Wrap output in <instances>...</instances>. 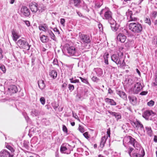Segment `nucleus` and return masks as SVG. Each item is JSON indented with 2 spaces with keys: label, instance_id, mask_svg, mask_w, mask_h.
Segmentation results:
<instances>
[{
  "label": "nucleus",
  "instance_id": "nucleus-25",
  "mask_svg": "<svg viewBox=\"0 0 157 157\" xmlns=\"http://www.w3.org/2000/svg\"><path fill=\"white\" fill-rule=\"evenodd\" d=\"M49 74L51 77L53 79L55 78L57 76V72L55 70L50 71Z\"/></svg>",
  "mask_w": 157,
  "mask_h": 157
},
{
  "label": "nucleus",
  "instance_id": "nucleus-42",
  "mask_svg": "<svg viewBox=\"0 0 157 157\" xmlns=\"http://www.w3.org/2000/svg\"><path fill=\"white\" fill-rule=\"evenodd\" d=\"M78 129L79 131L82 133H83L84 132V128L81 125H79Z\"/></svg>",
  "mask_w": 157,
  "mask_h": 157
},
{
  "label": "nucleus",
  "instance_id": "nucleus-52",
  "mask_svg": "<svg viewBox=\"0 0 157 157\" xmlns=\"http://www.w3.org/2000/svg\"><path fill=\"white\" fill-rule=\"evenodd\" d=\"M63 130L65 132L67 133V129L66 127L64 125L63 126Z\"/></svg>",
  "mask_w": 157,
  "mask_h": 157
},
{
  "label": "nucleus",
  "instance_id": "nucleus-4",
  "mask_svg": "<svg viewBox=\"0 0 157 157\" xmlns=\"http://www.w3.org/2000/svg\"><path fill=\"white\" fill-rule=\"evenodd\" d=\"M139 143L134 138L131 136H125L123 140V145L125 147H127V144H131L133 147L135 145L138 146Z\"/></svg>",
  "mask_w": 157,
  "mask_h": 157
},
{
  "label": "nucleus",
  "instance_id": "nucleus-11",
  "mask_svg": "<svg viewBox=\"0 0 157 157\" xmlns=\"http://www.w3.org/2000/svg\"><path fill=\"white\" fill-rule=\"evenodd\" d=\"M111 60L115 62L117 64H121V58H119V54H113L111 56Z\"/></svg>",
  "mask_w": 157,
  "mask_h": 157
},
{
  "label": "nucleus",
  "instance_id": "nucleus-26",
  "mask_svg": "<svg viewBox=\"0 0 157 157\" xmlns=\"http://www.w3.org/2000/svg\"><path fill=\"white\" fill-rule=\"evenodd\" d=\"M145 129L148 135L150 137H151L152 135L153 132L151 127L147 126L145 127Z\"/></svg>",
  "mask_w": 157,
  "mask_h": 157
},
{
  "label": "nucleus",
  "instance_id": "nucleus-55",
  "mask_svg": "<svg viewBox=\"0 0 157 157\" xmlns=\"http://www.w3.org/2000/svg\"><path fill=\"white\" fill-rule=\"evenodd\" d=\"M110 129H109L107 130V135H105L106 136H107L108 137H110Z\"/></svg>",
  "mask_w": 157,
  "mask_h": 157
},
{
  "label": "nucleus",
  "instance_id": "nucleus-27",
  "mask_svg": "<svg viewBox=\"0 0 157 157\" xmlns=\"http://www.w3.org/2000/svg\"><path fill=\"white\" fill-rule=\"evenodd\" d=\"M94 70L98 76H101L103 74V71L100 68H94Z\"/></svg>",
  "mask_w": 157,
  "mask_h": 157
},
{
  "label": "nucleus",
  "instance_id": "nucleus-10",
  "mask_svg": "<svg viewBox=\"0 0 157 157\" xmlns=\"http://www.w3.org/2000/svg\"><path fill=\"white\" fill-rule=\"evenodd\" d=\"M109 23L110 25L111 29L113 31L116 32L118 30L119 25L114 20H112Z\"/></svg>",
  "mask_w": 157,
  "mask_h": 157
},
{
  "label": "nucleus",
  "instance_id": "nucleus-50",
  "mask_svg": "<svg viewBox=\"0 0 157 157\" xmlns=\"http://www.w3.org/2000/svg\"><path fill=\"white\" fill-rule=\"evenodd\" d=\"M109 56V54L108 53H105L103 56L104 59H108V56Z\"/></svg>",
  "mask_w": 157,
  "mask_h": 157
},
{
  "label": "nucleus",
  "instance_id": "nucleus-35",
  "mask_svg": "<svg viewBox=\"0 0 157 157\" xmlns=\"http://www.w3.org/2000/svg\"><path fill=\"white\" fill-rule=\"evenodd\" d=\"M144 21L146 23L148 24L149 25H151V22L149 18H146Z\"/></svg>",
  "mask_w": 157,
  "mask_h": 157
},
{
  "label": "nucleus",
  "instance_id": "nucleus-24",
  "mask_svg": "<svg viewBox=\"0 0 157 157\" xmlns=\"http://www.w3.org/2000/svg\"><path fill=\"white\" fill-rule=\"evenodd\" d=\"M105 102L109 104L112 105H115L117 104L116 102L112 99L107 98L105 99Z\"/></svg>",
  "mask_w": 157,
  "mask_h": 157
},
{
  "label": "nucleus",
  "instance_id": "nucleus-48",
  "mask_svg": "<svg viewBox=\"0 0 157 157\" xmlns=\"http://www.w3.org/2000/svg\"><path fill=\"white\" fill-rule=\"evenodd\" d=\"M65 19L64 18H61L60 19V24L63 26H64L65 25Z\"/></svg>",
  "mask_w": 157,
  "mask_h": 157
},
{
  "label": "nucleus",
  "instance_id": "nucleus-15",
  "mask_svg": "<svg viewBox=\"0 0 157 157\" xmlns=\"http://www.w3.org/2000/svg\"><path fill=\"white\" fill-rule=\"evenodd\" d=\"M126 39V36L123 33H119L117 36V40L121 43H124Z\"/></svg>",
  "mask_w": 157,
  "mask_h": 157
},
{
  "label": "nucleus",
  "instance_id": "nucleus-45",
  "mask_svg": "<svg viewBox=\"0 0 157 157\" xmlns=\"http://www.w3.org/2000/svg\"><path fill=\"white\" fill-rule=\"evenodd\" d=\"M128 84L129 85H131L134 83V81L131 79H129L128 80Z\"/></svg>",
  "mask_w": 157,
  "mask_h": 157
},
{
  "label": "nucleus",
  "instance_id": "nucleus-63",
  "mask_svg": "<svg viewBox=\"0 0 157 157\" xmlns=\"http://www.w3.org/2000/svg\"><path fill=\"white\" fill-rule=\"evenodd\" d=\"M154 141L155 142H157V136L155 135L154 136Z\"/></svg>",
  "mask_w": 157,
  "mask_h": 157
},
{
  "label": "nucleus",
  "instance_id": "nucleus-13",
  "mask_svg": "<svg viewBox=\"0 0 157 157\" xmlns=\"http://www.w3.org/2000/svg\"><path fill=\"white\" fill-rule=\"evenodd\" d=\"M30 9L34 13L38 10V4L35 2H31L29 5Z\"/></svg>",
  "mask_w": 157,
  "mask_h": 157
},
{
  "label": "nucleus",
  "instance_id": "nucleus-60",
  "mask_svg": "<svg viewBox=\"0 0 157 157\" xmlns=\"http://www.w3.org/2000/svg\"><path fill=\"white\" fill-rule=\"evenodd\" d=\"M24 22L25 23L26 25L28 26H30V23L29 21H25Z\"/></svg>",
  "mask_w": 157,
  "mask_h": 157
},
{
  "label": "nucleus",
  "instance_id": "nucleus-6",
  "mask_svg": "<svg viewBox=\"0 0 157 157\" xmlns=\"http://www.w3.org/2000/svg\"><path fill=\"white\" fill-rule=\"evenodd\" d=\"M17 44L20 48L24 49L27 51L30 49L31 46L29 44L27 41L23 39L18 40L17 42Z\"/></svg>",
  "mask_w": 157,
  "mask_h": 157
},
{
  "label": "nucleus",
  "instance_id": "nucleus-39",
  "mask_svg": "<svg viewBox=\"0 0 157 157\" xmlns=\"http://www.w3.org/2000/svg\"><path fill=\"white\" fill-rule=\"evenodd\" d=\"M40 100L42 105H44L45 103V99L44 97H41L40 98Z\"/></svg>",
  "mask_w": 157,
  "mask_h": 157
},
{
  "label": "nucleus",
  "instance_id": "nucleus-14",
  "mask_svg": "<svg viewBox=\"0 0 157 157\" xmlns=\"http://www.w3.org/2000/svg\"><path fill=\"white\" fill-rule=\"evenodd\" d=\"M154 114V112L152 110H147L144 113L142 116L146 120L148 121L149 120V117Z\"/></svg>",
  "mask_w": 157,
  "mask_h": 157
},
{
  "label": "nucleus",
  "instance_id": "nucleus-1",
  "mask_svg": "<svg viewBox=\"0 0 157 157\" xmlns=\"http://www.w3.org/2000/svg\"><path fill=\"white\" fill-rule=\"evenodd\" d=\"M133 147L135 149L132 154L131 153L133 151V148L130 147L128 150V153L131 157H143L144 156L145 152L144 149L139 143L138 146L135 145Z\"/></svg>",
  "mask_w": 157,
  "mask_h": 157
},
{
  "label": "nucleus",
  "instance_id": "nucleus-9",
  "mask_svg": "<svg viewBox=\"0 0 157 157\" xmlns=\"http://www.w3.org/2000/svg\"><path fill=\"white\" fill-rule=\"evenodd\" d=\"M143 87L141 83L139 82H136L134 85L133 88V93L135 94H138L141 90L143 89Z\"/></svg>",
  "mask_w": 157,
  "mask_h": 157
},
{
  "label": "nucleus",
  "instance_id": "nucleus-58",
  "mask_svg": "<svg viewBox=\"0 0 157 157\" xmlns=\"http://www.w3.org/2000/svg\"><path fill=\"white\" fill-rule=\"evenodd\" d=\"M53 63L54 65H58V62L57 59H54L53 61Z\"/></svg>",
  "mask_w": 157,
  "mask_h": 157
},
{
  "label": "nucleus",
  "instance_id": "nucleus-57",
  "mask_svg": "<svg viewBox=\"0 0 157 157\" xmlns=\"http://www.w3.org/2000/svg\"><path fill=\"white\" fill-rule=\"evenodd\" d=\"M50 36L51 38L52 39H53V40H54V38L55 37V36L52 32L50 34Z\"/></svg>",
  "mask_w": 157,
  "mask_h": 157
},
{
  "label": "nucleus",
  "instance_id": "nucleus-30",
  "mask_svg": "<svg viewBox=\"0 0 157 157\" xmlns=\"http://www.w3.org/2000/svg\"><path fill=\"white\" fill-rule=\"evenodd\" d=\"M47 28V26L45 24L40 25L39 26V29L40 30H42L45 32H46Z\"/></svg>",
  "mask_w": 157,
  "mask_h": 157
},
{
  "label": "nucleus",
  "instance_id": "nucleus-32",
  "mask_svg": "<svg viewBox=\"0 0 157 157\" xmlns=\"http://www.w3.org/2000/svg\"><path fill=\"white\" fill-rule=\"evenodd\" d=\"M129 14L130 15V21H136L137 20V17H135L133 16V15L132 14V11H130L129 12Z\"/></svg>",
  "mask_w": 157,
  "mask_h": 157
},
{
  "label": "nucleus",
  "instance_id": "nucleus-38",
  "mask_svg": "<svg viewBox=\"0 0 157 157\" xmlns=\"http://www.w3.org/2000/svg\"><path fill=\"white\" fill-rule=\"evenodd\" d=\"M154 104V102L152 100H151L147 103V105L149 106H153Z\"/></svg>",
  "mask_w": 157,
  "mask_h": 157
},
{
  "label": "nucleus",
  "instance_id": "nucleus-51",
  "mask_svg": "<svg viewBox=\"0 0 157 157\" xmlns=\"http://www.w3.org/2000/svg\"><path fill=\"white\" fill-rule=\"evenodd\" d=\"M67 86V84L65 83H64L62 86V89L63 90H65Z\"/></svg>",
  "mask_w": 157,
  "mask_h": 157
},
{
  "label": "nucleus",
  "instance_id": "nucleus-62",
  "mask_svg": "<svg viewBox=\"0 0 157 157\" xmlns=\"http://www.w3.org/2000/svg\"><path fill=\"white\" fill-rule=\"evenodd\" d=\"M45 32L47 33L50 35V34L52 33V32L51 30H48L47 29L46 32Z\"/></svg>",
  "mask_w": 157,
  "mask_h": 157
},
{
  "label": "nucleus",
  "instance_id": "nucleus-36",
  "mask_svg": "<svg viewBox=\"0 0 157 157\" xmlns=\"http://www.w3.org/2000/svg\"><path fill=\"white\" fill-rule=\"evenodd\" d=\"M68 89L71 92L73 91L74 89V86L73 85L69 84L68 85Z\"/></svg>",
  "mask_w": 157,
  "mask_h": 157
},
{
  "label": "nucleus",
  "instance_id": "nucleus-56",
  "mask_svg": "<svg viewBox=\"0 0 157 157\" xmlns=\"http://www.w3.org/2000/svg\"><path fill=\"white\" fill-rule=\"evenodd\" d=\"M83 135L87 139L89 138V137L88 136V133L87 132H85L83 134Z\"/></svg>",
  "mask_w": 157,
  "mask_h": 157
},
{
  "label": "nucleus",
  "instance_id": "nucleus-34",
  "mask_svg": "<svg viewBox=\"0 0 157 157\" xmlns=\"http://www.w3.org/2000/svg\"><path fill=\"white\" fill-rule=\"evenodd\" d=\"M79 78L81 80L82 82L83 83H84L86 84H89V83L86 79H85L84 78H83L81 77H79Z\"/></svg>",
  "mask_w": 157,
  "mask_h": 157
},
{
  "label": "nucleus",
  "instance_id": "nucleus-40",
  "mask_svg": "<svg viewBox=\"0 0 157 157\" xmlns=\"http://www.w3.org/2000/svg\"><path fill=\"white\" fill-rule=\"evenodd\" d=\"M29 142H27L26 141H25L23 143V146L26 149H28L29 148V145H28Z\"/></svg>",
  "mask_w": 157,
  "mask_h": 157
},
{
  "label": "nucleus",
  "instance_id": "nucleus-31",
  "mask_svg": "<svg viewBox=\"0 0 157 157\" xmlns=\"http://www.w3.org/2000/svg\"><path fill=\"white\" fill-rule=\"evenodd\" d=\"M133 123L136 125V127H137V126H138L141 129H143L144 128V126L138 120L136 121V122H133L132 124Z\"/></svg>",
  "mask_w": 157,
  "mask_h": 157
},
{
  "label": "nucleus",
  "instance_id": "nucleus-41",
  "mask_svg": "<svg viewBox=\"0 0 157 157\" xmlns=\"http://www.w3.org/2000/svg\"><path fill=\"white\" fill-rule=\"evenodd\" d=\"M0 69L4 73L6 72V69L5 66L3 65H1L0 66Z\"/></svg>",
  "mask_w": 157,
  "mask_h": 157
},
{
  "label": "nucleus",
  "instance_id": "nucleus-43",
  "mask_svg": "<svg viewBox=\"0 0 157 157\" xmlns=\"http://www.w3.org/2000/svg\"><path fill=\"white\" fill-rule=\"evenodd\" d=\"M92 80L94 82H97L99 80V79L97 77L93 76L91 78Z\"/></svg>",
  "mask_w": 157,
  "mask_h": 157
},
{
  "label": "nucleus",
  "instance_id": "nucleus-46",
  "mask_svg": "<svg viewBox=\"0 0 157 157\" xmlns=\"http://www.w3.org/2000/svg\"><path fill=\"white\" fill-rule=\"evenodd\" d=\"M73 116L76 119H77L80 122V120L76 114L73 113Z\"/></svg>",
  "mask_w": 157,
  "mask_h": 157
},
{
  "label": "nucleus",
  "instance_id": "nucleus-29",
  "mask_svg": "<svg viewBox=\"0 0 157 157\" xmlns=\"http://www.w3.org/2000/svg\"><path fill=\"white\" fill-rule=\"evenodd\" d=\"M40 40L43 43H45L48 41V37L45 35H42L40 37Z\"/></svg>",
  "mask_w": 157,
  "mask_h": 157
},
{
  "label": "nucleus",
  "instance_id": "nucleus-44",
  "mask_svg": "<svg viewBox=\"0 0 157 157\" xmlns=\"http://www.w3.org/2000/svg\"><path fill=\"white\" fill-rule=\"evenodd\" d=\"M83 9L85 10H86L87 12L89 11V9L88 8L87 5L86 4H84L83 5V6L82 7Z\"/></svg>",
  "mask_w": 157,
  "mask_h": 157
},
{
  "label": "nucleus",
  "instance_id": "nucleus-33",
  "mask_svg": "<svg viewBox=\"0 0 157 157\" xmlns=\"http://www.w3.org/2000/svg\"><path fill=\"white\" fill-rule=\"evenodd\" d=\"M73 1L74 6L76 7H78L81 2V0H71Z\"/></svg>",
  "mask_w": 157,
  "mask_h": 157
},
{
  "label": "nucleus",
  "instance_id": "nucleus-54",
  "mask_svg": "<svg viewBox=\"0 0 157 157\" xmlns=\"http://www.w3.org/2000/svg\"><path fill=\"white\" fill-rule=\"evenodd\" d=\"M147 91H143L140 93V94L142 95H145L147 94Z\"/></svg>",
  "mask_w": 157,
  "mask_h": 157
},
{
  "label": "nucleus",
  "instance_id": "nucleus-53",
  "mask_svg": "<svg viewBox=\"0 0 157 157\" xmlns=\"http://www.w3.org/2000/svg\"><path fill=\"white\" fill-rule=\"evenodd\" d=\"M2 52L3 51L0 48V60L2 59L3 57V55L2 54Z\"/></svg>",
  "mask_w": 157,
  "mask_h": 157
},
{
  "label": "nucleus",
  "instance_id": "nucleus-19",
  "mask_svg": "<svg viewBox=\"0 0 157 157\" xmlns=\"http://www.w3.org/2000/svg\"><path fill=\"white\" fill-rule=\"evenodd\" d=\"M116 92L117 94L124 100H126L127 99L126 94L124 92L117 90L116 91Z\"/></svg>",
  "mask_w": 157,
  "mask_h": 157
},
{
  "label": "nucleus",
  "instance_id": "nucleus-37",
  "mask_svg": "<svg viewBox=\"0 0 157 157\" xmlns=\"http://www.w3.org/2000/svg\"><path fill=\"white\" fill-rule=\"evenodd\" d=\"M70 81L71 82V83H78L79 82V80L78 79H75V80H73V78H70Z\"/></svg>",
  "mask_w": 157,
  "mask_h": 157
},
{
  "label": "nucleus",
  "instance_id": "nucleus-21",
  "mask_svg": "<svg viewBox=\"0 0 157 157\" xmlns=\"http://www.w3.org/2000/svg\"><path fill=\"white\" fill-rule=\"evenodd\" d=\"M38 84L39 87L41 90L44 89L46 86L44 81L42 80H38Z\"/></svg>",
  "mask_w": 157,
  "mask_h": 157
},
{
  "label": "nucleus",
  "instance_id": "nucleus-2",
  "mask_svg": "<svg viewBox=\"0 0 157 157\" xmlns=\"http://www.w3.org/2000/svg\"><path fill=\"white\" fill-rule=\"evenodd\" d=\"M129 29L134 33H140L142 30V25L138 22H133L129 25Z\"/></svg>",
  "mask_w": 157,
  "mask_h": 157
},
{
  "label": "nucleus",
  "instance_id": "nucleus-49",
  "mask_svg": "<svg viewBox=\"0 0 157 157\" xmlns=\"http://www.w3.org/2000/svg\"><path fill=\"white\" fill-rule=\"evenodd\" d=\"M6 147L10 150L11 152H13L14 151V150L13 149L10 145H7L6 146Z\"/></svg>",
  "mask_w": 157,
  "mask_h": 157
},
{
  "label": "nucleus",
  "instance_id": "nucleus-20",
  "mask_svg": "<svg viewBox=\"0 0 157 157\" xmlns=\"http://www.w3.org/2000/svg\"><path fill=\"white\" fill-rule=\"evenodd\" d=\"M12 36L13 40L15 41H16L19 37L18 34L14 29L12 31Z\"/></svg>",
  "mask_w": 157,
  "mask_h": 157
},
{
  "label": "nucleus",
  "instance_id": "nucleus-59",
  "mask_svg": "<svg viewBox=\"0 0 157 157\" xmlns=\"http://www.w3.org/2000/svg\"><path fill=\"white\" fill-rule=\"evenodd\" d=\"M76 13H77L78 15L80 17H83V16L82 15V14L79 12L78 11H76Z\"/></svg>",
  "mask_w": 157,
  "mask_h": 157
},
{
  "label": "nucleus",
  "instance_id": "nucleus-28",
  "mask_svg": "<svg viewBox=\"0 0 157 157\" xmlns=\"http://www.w3.org/2000/svg\"><path fill=\"white\" fill-rule=\"evenodd\" d=\"M40 113L38 110L34 109H33L31 112V115L33 117L37 116L40 115Z\"/></svg>",
  "mask_w": 157,
  "mask_h": 157
},
{
  "label": "nucleus",
  "instance_id": "nucleus-16",
  "mask_svg": "<svg viewBox=\"0 0 157 157\" xmlns=\"http://www.w3.org/2000/svg\"><path fill=\"white\" fill-rule=\"evenodd\" d=\"M108 112L112 116L114 117L117 121L121 118V115L119 113L112 112L109 110H108Z\"/></svg>",
  "mask_w": 157,
  "mask_h": 157
},
{
  "label": "nucleus",
  "instance_id": "nucleus-5",
  "mask_svg": "<svg viewBox=\"0 0 157 157\" xmlns=\"http://www.w3.org/2000/svg\"><path fill=\"white\" fill-rule=\"evenodd\" d=\"M80 42L82 44V46L86 48L88 44H89L91 42L92 40L91 36H90L89 35L81 34L79 35Z\"/></svg>",
  "mask_w": 157,
  "mask_h": 157
},
{
  "label": "nucleus",
  "instance_id": "nucleus-47",
  "mask_svg": "<svg viewBox=\"0 0 157 157\" xmlns=\"http://www.w3.org/2000/svg\"><path fill=\"white\" fill-rule=\"evenodd\" d=\"M155 82L153 83V85L154 86H157V74L155 75Z\"/></svg>",
  "mask_w": 157,
  "mask_h": 157
},
{
  "label": "nucleus",
  "instance_id": "nucleus-18",
  "mask_svg": "<svg viewBox=\"0 0 157 157\" xmlns=\"http://www.w3.org/2000/svg\"><path fill=\"white\" fill-rule=\"evenodd\" d=\"M0 157H12V155L8 151L3 150L0 152Z\"/></svg>",
  "mask_w": 157,
  "mask_h": 157
},
{
  "label": "nucleus",
  "instance_id": "nucleus-61",
  "mask_svg": "<svg viewBox=\"0 0 157 157\" xmlns=\"http://www.w3.org/2000/svg\"><path fill=\"white\" fill-rule=\"evenodd\" d=\"M153 16L155 18L157 14V12L156 11H154L152 12Z\"/></svg>",
  "mask_w": 157,
  "mask_h": 157
},
{
  "label": "nucleus",
  "instance_id": "nucleus-7",
  "mask_svg": "<svg viewBox=\"0 0 157 157\" xmlns=\"http://www.w3.org/2000/svg\"><path fill=\"white\" fill-rule=\"evenodd\" d=\"M72 147L69 144L65 143L61 146L60 151L62 153L69 154L71 153Z\"/></svg>",
  "mask_w": 157,
  "mask_h": 157
},
{
  "label": "nucleus",
  "instance_id": "nucleus-17",
  "mask_svg": "<svg viewBox=\"0 0 157 157\" xmlns=\"http://www.w3.org/2000/svg\"><path fill=\"white\" fill-rule=\"evenodd\" d=\"M8 90L10 93L12 94L16 93L18 91V90L16 86L12 85L9 87Z\"/></svg>",
  "mask_w": 157,
  "mask_h": 157
},
{
  "label": "nucleus",
  "instance_id": "nucleus-12",
  "mask_svg": "<svg viewBox=\"0 0 157 157\" xmlns=\"http://www.w3.org/2000/svg\"><path fill=\"white\" fill-rule=\"evenodd\" d=\"M67 52L71 56L76 55V50L75 48L73 46H70L67 47Z\"/></svg>",
  "mask_w": 157,
  "mask_h": 157
},
{
  "label": "nucleus",
  "instance_id": "nucleus-23",
  "mask_svg": "<svg viewBox=\"0 0 157 157\" xmlns=\"http://www.w3.org/2000/svg\"><path fill=\"white\" fill-rule=\"evenodd\" d=\"M128 99L130 102L133 105H134L136 103V98L134 96H129L128 97Z\"/></svg>",
  "mask_w": 157,
  "mask_h": 157
},
{
  "label": "nucleus",
  "instance_id": "nucleus-64",
  "mask_svg": "<svg viewBox=\"0 0 157 157\" xmlns=\"http://www.w3.org/2000/svg\"><path fill=\"white\" fill-rule=\"evenodd\" d=\"M154 25L156 28H157V20H155L154 22Z\"/></svg>",
  "mask_w": 157,
  "mask_h": 157
},
{
  "label": "nucleus",
  "instance_id": "nucleus-3",
  "mask_svg": "<svg viewBox=\"0 0 157 157\" xmlns=\"http://www.w3.org/2000/svg\"><path fill=\"white\" fill-rule=\"evenodd\" d=\"M99 14L103 19L107 20L109 22L112 20H114L112 18L111 12L107 9L105 8L102 9Z\"/></svg>",
  "mask_w": 157,
  "mask_h": 157
},
{
  "label": "nucleus",
  "instance_id": "nucleus-22",
  "mask_svg": "<svg viewBox=\"0 0 157 157\" xmlns=\"http://www.w3.org/2000/svg\"><path fill=\"white\" fill-rule=\"evenodd\" d=\"M107 138V136L105 135L101 137L100 144V146L101 147L103 148L104 147Z\"/></svg>",
  "mask_w": 157,
  "mask_h": 157
},
{
  "label": "nucleus",
  "instance_id": "nucleus-8",
  "mask_svg": "<svg viewBox=\"0 0 157 157\" xmlns=\"http://www.w3.org/2000/svg\"><path fill=\"white\" fill-rule=\"evenodd\" d=\"M21 14L22 15L26 17H29L30 14L29 10L26 6H23L21 10Z\"/></svg>",
  "mask_w": 157,
  "mask_h": 157
}]
</instances>
